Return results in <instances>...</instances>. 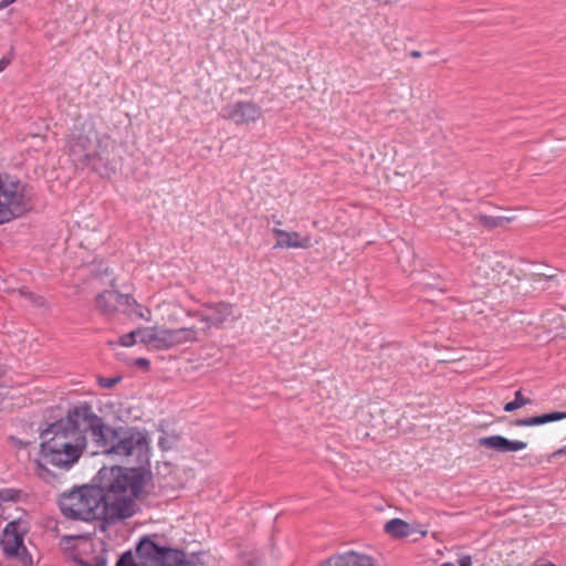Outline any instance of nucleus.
<instances>
[{
  "label": "nucleus",
  "instance_id": "obj_1",
  "mask_svg": "<svg viewBox=\"0 0 566 566\" xmlns=\"http://www.w3.org/2000/svg\"><path fill=\"white\" fill-rule=\"evenodd\" d=\"M91 431L103 453L128 463H150V446L147 434L106 426L93 409L85 405L72 410L64 427L48 431L40 443L35 463L39 478L49 480L55 471L70 470L87 447L86 432Z\"/></svg>",
  "mask_w": 566,
  "mask_h": 566
},
{
  "label": "nucleus",
  "instance_id": "obj_2",
  "mask_svg": "<svg viewBox=\"0 0 566 566\" xmlns=\"http://www.w3.org/2000/svg\"><path fill=\"white\" fill-rule=\"evenodd\" d=\"M136 468L104 467L98 472L99 488L82 486L60 497L62 513L74 520L116 521L133 516L136 499L150 480L148 464Z\"/></svg>",
  "mask_w": 566,
  "mask_h": 566
},
{
  "label": "nucleus",
  "instance_id": "obj_3",
  "mask_svg": "<svg viewBox=\"0 0 566 566\" xmlns=\"http://www.w3.org/2000/svg\"><path fill=\"white\" fill-rule=\"evenodd\" d=\"M115 148L116 142L93 118L77 119L66 140V150L73 161L93 168L98 163L108 161Z\"/></svg>",
  "mask_w": 566,
  "mask_h": 566
},
{
  "label": "nucleus",
  "instance_id": "obj_4",
  "mask_svg": "<svg viewBox=\"0 0 566 566\" xmlns=\"http://www.w3.org/2000/svg\"><path fill=\"white\" fill-rule=\"evenodd\" d=\"M163 324L140 328V343L149 352H169L198 343L200 331L195 326L176 327L170 325L180 313V307L169 301H161L156 307Z\"/></svg>",
  "mask_w": 566,
  "mask_h": 566
},
{
  "label": "nucleus",
  "instance_id": "obj_5",
  "mask_svg": "<svg viewBox=\"0 0 566 566\" xmlns=\"http://www.w3.org/2000/svg\"><path fill=\"white\" fill-rule=\"evenodd\" d=\"M32 209L27 187L17 178L0 172V223L19 218Z\"/></svg>",
  "mask_w": 566,
  "mask_h": 566
},
{
  "label": "nucleus",
  "instance_id": "obj_6",
  "mask_svg": "<svg viewBox=\"0 0 566 566\" xmlns=\"http://www.w3.org/2000/svg\"><path fill=\"white\" fill-rule=\"evenodd\" d=\"M512 277H517L510 255L491 251L481 255L475 265V283L486 286L506 284Z\"/></svg>",
  "mask_w": 566,
  "mask_h": 566
},
{
  "label": "nucleus",
  "instance_id": "obj_7",
  "mask_svg": "<svg viewBox=\"0 0 566 566\" xmlns=\"http://www.w3.org/2000/svg\"><path fill=\"white\" fill-rule=\"evenodd\" d=\"M29 528L24 521L14 520L7 524L2 532L0 546L8 557H14L21 566H33V557L23 545Z\"/></svg>",
  "mask_w": 566,
  "mask_h": 566
},
{
  "label": "nucleus",
  "instance_id": "obj_8",
  "mask_svg": "<svg viewBox=\"0 0 566 566\" xmlns=\"http://www.w3.org/2000/svg\"><path fill=\"white\" fill-rule=\"evenodd\" d=\"M137 555L149 566H181L186 560L182 551L159 546L149 538H143L137 546Z\"/></svg>",
  "mask_w": 566,
  "mask_h": 566
},
{
  "label": "nucleus",
  "instance_id": "obj_9",
  "mask_svg": "<svg viewBox=\"0 0 566 566\" xmlns=\"http://www.w3.org/2000/svg\"><path fill=\"white\" fill-rule=\"evenodd\" d=\"M203 307L205 311L199 312L198 317L206 324V327L203 328L205 332L211 327H222L224 322L233 314V306L227 302L205 304Z\"/></svg>",
  "mask_w": 566,
  "mask_h": 566
},
{
  "label": "nucleus",
  "instance_id": "obj_10",
  "mask_svg": "<svg viewBox=\"0 0 566 566\" xmlns=\"http://www.w3.org/2000/svg\"><path fill=\"white\" fill-rule=\"evenodd\" d=\"M224 116L237 125L254 123L262 116L259 105L251 102H239L224 109Z\"/></svg>",
  "mask_w": 566,
  "mask_h": 566
},
{
  "label": "nucleus",
  "instance_id": "obj_11",
  "mask_svg": "<svg viewBox=\"0 0 566 566\" xmlns=\"http://www.w3.org/2000/svg\"><path fill=\"white\" fill-rule=\"evenodd\" d=\"M478 444L486 450L497 453H515L527 448V442L522 440H510L501 434L481 437Z\"/></svg>",
  "mask_w": 566,
  "mask_h": 566
},
{
  "label": "nucleus",
  "instance_id": "obj_12",
  "mask_svg": "<svg viewBox=\"0 0 566 566\" xmlns=\"http://www.w3.org/2000/svg\"><path fill=\"white\" fill-rule=\"evenodd\" d=\"M132 298L128 295L118 293L117 291H105L96 296V307L104 315H113L117 311H125L129 306Z\"/></svg>",
  "mask_w": 566,
  "mask_h": 566
},
{
  "label": "nucleus",
  "instance_id": "obj_13",
  "mask_svg": "<svg viewBox=\"0 0 566 566\" xmlns=\"http://www.w3.org/2000/svg\"><path fill=\"white\" fill-rule=\"evenodd\" d=\"M273 234L276 239L274 248L310 249L314 245L311 235H301V233L296 231H286L281 228H274Z\"/></svg>",
  "mask_w": 566,
  "mask_h": 566
},
{
  "label": "nucleus",
  "instance_id": "obj_14",
  "mask_svg": "<svg viewBox=\"0 0 566 566\" xmlns=\"http://www.w3.org/2000/svg\"><path fill=\"white\" fill-rule=\"evenodd\" d=\"M321 566H377L376 560L363 553L349 551L336 554L325 560Z\"/></svg>",
  "mask_w": 566,
  "mask_h": 566
},
{
  "label": "nucleus",
  "instance_id": "obj_15",
  "mask_svg": "<svg viewBox=\"0 0 566 566\" xmlns=\"http://www.w3.org/2000/svg\"><path fill=\"white\" fill-rule=\"evenodd\" d=\"M384 531L390 537L401 539L411 535L415 528L411 524L401 518H391L385 524Z\"/></svg>",
  "mask_w": 566,
  "mask_h": 566
},
{
  "label": "nucleus",
  "instance_id": "obj_16",
  "mask_svg": "<svg viewBox=\"0 0 566 566\" xmlns=\"http://www.w3.org/2000/svg\"><path fill=\"white\" fill-rule=\"evenodd\" d=\"M106 238V233L103 231L102 226L97 221L91 220L90 223L85 224L82 243L87 247H94L103 243Z\"/></svg>",
  "mask_w": 566,
  "mask_h": 566
},
{
  "label": "nucleus",
  "instance_id": "obj_17",
  "mask_svg": "<svg viewBox=\"0 0 566 566\" xmlns=\"http://www.w3.org/2000/svg\"><path fill=\"white\" fill-rule=\"evenodd\" d=\"M563 419H566V412L555 411L542 416L518 420L516 421V424L520 427H532Z\"/></svg>",
  "mask_w": 566,
  "mask_h": 566
},
{
  "label": "nucleus",
  "instance_id": "obj_18",
  "mask_svg": "<svg viewBox=\"0 0 566 566\" xmlns=\"http://www.w3.org/2000/svg\"><path fill=\"white\" fill-rule=\"evenodd\" d=\"M13 292H17L18 298L27 301V303L31 306L44 307L46 305L44 297L33 294L24 286H21L18 290H13Z\"/></svg>",
  "mask_w": 566,
  "mask_h": 566
},
{
  "label": "nucleus",
  "instance_id": "obj_19",
  "mask_svg": "<svg viewBox=\"0 0 566 566\" xmlns=\"http://www.w3.org/2000/svg\"><path fill=\"white\" fill-rule=\"evenodd\" d=\"M528 403H531V399L525 398V397L523 396L522 391H521V390H517V391L515 392V398H514V400H513V401H510V402H507V403H505L503 409H504V411H506V412H512V411H514V410H516V409H518V408H522V407H524V406H526V405H528Z\"/></svg>",
  "mask_w": 566,
  "mask_h": 566
},
{
  "label": "nucleus",
  "instance_id": "obj_20",
  "mask_svg": "<svg viewBox=\"0 0 566 566\" xmlns=\"http://www.w3.org/2000/svg\"><path fill=\"white\" fill-rule=\"evenodd\" d=\"M124 312H127L128 314H135L138 317L146 319V321H150V318H151L150 310L137 304L133 298H132L130 305L126 306Z\"/></svg>",
  "mask_w": 566,
  "mask_h": 566
},
{
  "label": "nucleus",
  "instance_id": "obj_21",
  "mask_svg": "<svg viewBox=\"0 0 566 566\" xmlns=\"http://www.w3.org/2000/svg\"><path fill=\"white\" fill-rule=\"evenodd\" d=\"M140 328H137L135 331H132L128 334H125L119 337L118 344L124 347L133 346L137 343V338L140 342Z\"/></svg>",
  "mask_w": 566,
  "mask_h": 566
},
{
  "label": "nucleus",
  "instance_id": "obj_22",
  "mask_svg": "<svg viewBox=\"0 0 566 566\" xmlns=\"http://www.w3.org/2000/svg\"><path fill=\"white\" fill-rule=\"evenodd\" d=\"M7 375V368L3 365H0V411L3 410L6 406V390L7 386L4 384V377Z\"/></svg>",
  "mask_w": 566,
  "mask_h": 566
},
{
  "label": "nucleus",
  "instance_id": "obj_23",
  "mask_svg": "<svg viewBox=\"0 0 566 566\" xmlns=\"http://www.w3.org/2000/svg\"><path fill=\"white\" fill-rule=\"evenodd\" d=\"M127 364L143 370H148L150 366V361L147 358L129 359Z\"/></svg>",
  "mask_w": 566,
  "mask_h": 566
},
{
  "label": "nucleus",
  "instance_id": "obj_24",
  "mask_svg": "<svg viewBox=\"0 0 566 566\" xmlns=\"http://www.w3.org/2000/svg\"><path fill=\"white\" fill-rule=\"evenodd\" d=\"M120 380V377H98L97 382L103 388H113L118 381Z\"/></svg>",
  "mask_w": 566,
  "mask_h": 566
},
{
  "label": "nucleus",
  "instance_id": "obj_25",
  "mask_svg": "<svg viewBox=\"0 0 566 566\" xmlns=\"http://www.w3.org/2000/svg\"><path fill=\"white\" fill-rule=\"evenodd\" d=\"M116 566H137V564L134 560L133 554L127 552L119 558Z\"/></svg>",
  "mask_w": 566,
  "mask_h": 566
},
{
  "label": "nucleus",
  "instance_id": "obj_26",
  "mask_svg": "<svg viewBox=\"0 0 566 566\" xmlns=\"http://www.w3.org/2000/svg\"><path fill=\"white\" fill-rule=\"evenodd\" d=\"M245 566H268V564L262 557L252 555L247 557Z\"/></svg>",
  "mask_w": 566,
  "mask_h": 566
},
{
  "label": "nucleus",
  "instance_id": "obj_27",
  "mask_svg": "<svg viewBox=\"0 0 566 566\" xmlns=\"http://www.w3.org/2000/svg\"><path fill=\"white\" fill-rule=\"evenodd\" d=\"M19 287H14V286H11L8 284L7 281H2L0 283V290L3 291V292H7L11 295H13L14 297H17V292H13V290H18Z\"/></svg>",
  "mask_w": 566,
  "mask_h": 566
},
{
  "label": "nucleus",
  "instance_id": "obj_28",
  "mask_svg": "<svg viewBox=\"0 0 566 566\" xmlns=\"http://www.w3.org/2000/svg\"><path fill=\"white\" fill-rule=\"evenodd\" d=\"M459 565L460 566H472V559L471 556L464 555L459 558Z\"/></svg>",
  "mask_w": 566,
  "mask_h": 566
},
{
  "label": "nucleus",
  "instance_id": "obj_29",
  "mask_svg": "<svg viewBox=\"0 0 566 566\" xmlns=\"http://www.w3.org/2000/svg\"><path fill=\"white\" fill-rule=\"evenodd\" d=\"M9 63H10L9 59L2 57L0 60V72L4 71L7 69V66L9 65Z\"/></svg>",
  "mask_w": 566,
  "mask_h": 566
},
{
  "label": "nucleus",
  "instance_id": "obj_30",
  "mask_svg": "<svg viewBox=\"0 0 566 566\" xmlns=\"http://www.w3.org/2000/svg\"><path fill=\"white\" fill-rule=\"evenodd\" d=\"M564 454H566V447L560 448V449L554 451L552 457L557 458V457H560V455H564Z\"/></svg>",
  "mask_w": 566,
  "mask_h": 566
},
{
  "label": "nucleus",
  "instance_id": "obj_31",
  "mask_svg": "<svg viewBox=\"0 0 566 566\" xmlns=\"http://www.w3.org/2000/svg\"><path fill=\"white\" fill-rule=\"evenodd\" d=\"M394 176L405 177V176H406V174H405V172H402V171H398V170H396V171H394Z\"/></svg>",
  "mask_w": 566,
  "mask_h": 566
},
{
  "label": "nucleus",
  "instance_id": "obj_32",
  "mask_svg": "<svg viewBox=\"0 0 566 566\" xmlns=\"http://www.w3.org/2000/svg\"><path fill=\"white\" fill-rule=\"evenodd\" d=\"M420 534H421V536L424 537L428 534V531L427 530H422V531H420Z\"/></svg>",
  "mask_w": 566,
  "mask_h": 566
},
{
  "label": "nucleus",
  "instance_id": "obj_33",
  "mask_svg": "<svg viewBox=\"0 0 566 566\" xmlns=\"http://www.w3.org/2000/svg\"><path fill=\"white\" fill-rule=\"evenodd\" d=\"M441 566H455V565L452 563H443Z\"/></svg>",
  "mask_w": 566,
  "mask_h": 566
},
{
  "label": "nucleus",
  "instance_id": "obj_34",
  "mask_svg": "<svg viewBox=\"0 0 566 566\" xmlns=\"http://www.w3.org/2000/svg\"><path fill=\"white\" fill-rule=\"evenodd\" d=\"M535 566H553L552 564H542V565H535Z\"/></svg>",
  "mask_w": 566,
  "mask_h": 566
}]
</instances>
